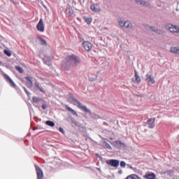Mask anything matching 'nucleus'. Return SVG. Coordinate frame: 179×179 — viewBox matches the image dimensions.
Instances as JSON below:
<instances>
[{"mask_svg": "<svg viewBox=\"0 0 179 179\" xmlns=\"http://www.w3.org/2000/svg\"><path fill=\"white\" fill-rule=\"evenodd\" d=\"M69 101H70V103H71V104H73L74 106H78V108H80L81 111H84V113H88L89 114L92 113L90 109H87L86 106H83L82 103L78 101V99H76V98H75V96H73L72 94H70L69 96Z\"/></svg>", "mask_w": 179, "mask_h": 179, "instance_id": "nucleus-1", "label": "nucleus"}, {"mask_svg": "<svg viewBox=\"0 0 179 179\" xmlns=\"http://www.w3.org/2000/svg\"><path fill=\"white\" fill-rule=\"evenodd\" d=\"M170 51L171 52H172V54L179 55V48L171 47Z\"/></svg>", "mask_w": 179, "mask_h": 179, "instance_id": "nucleus-17", "label": "nucleus"}, {"mask_svg": "<svg viewBox=\"0 0 179 179\" xmlns=\"http://www.w3.org/2000/svg\"><path fill=\"white\" fill-rule=\"evenodd\" d=\"M26 80H27V87H32L33 86V78L31 77H26L25 78Z\"/></svg>", "mask_w": 179, "mask_h": 179, "instance_id": "nucleus-12", "label": "nucleus"}, {"mask_svg": "<svg viewBox=\"0 0 179 179\" xmlns=\"http://www.w3.org/2000/svg\"><path fill=\"white\" fill-rule=\"evenodd\" d=\"M59 130L60 132L64 133V129H63L62 127H60V128L59 129Z\"/></svg>", "mask_w": 179, "mask_h": 179, "instance_id": "nucleus-37", "label": "nucleus"}, {"mask_svg": "<svg viewBox=\"0 0 179 179\" xmlns=\"http://www.w3.org/2000/svg\"><path fill=\"white\" fill-rule=\"evenodd\" d=\"M35 86L38 90H40V92H41L42 93H45V91L44 90V89L42 88L41 86L38 85V83H35Z\"/></svg>", "mask_w": 179, "mask_h": 179, "instance_id": "nucleus-23", "label": "nucleus"}, {"mask_svg": "<svg viewBox=\"0 0 179 179\" xmlns=\"http://www.w3.org/2000/svg\"><path fill=\"white\" fill-rule=\"evenodd\" d=\"M126 179H141V178H139L138 175L132 174V175L128 176Z\"/></svg>", "mask_w": 179, "mask_h": 179, "instance_id": "nucleus-21", "label": "nucleus"}, {"mask_svg": "<svg viewBox=\"0 0 179 179\" xmlns=\"http://www.w3.org/2000/svg\"><path fill=\"white\" fill-rule=\"evenodd\" d=\"M42 108H43V110H45V108H47V107L45 106V105L43 104Z\"/></svg>", "mask_w": 179, "mask_h": 179, "instance_id": "nucleus-38", "label": "nucleus"}, {"mask_svg": "<svg viewBox=\"0 0 179 179\" xmlns=\"http://www.w3.org/2000/svg\"><path fill=\"white\" fill-rule=\"evenodd\" d=\"M136 3L138 5H142L143 6H150V4L149 3L143 1V0H136Z\"/></svg>", "mask_w": 179, "mask_h": 179, "instance_id": "nucleus-13", "label": "nucleus"}, {"mask_svg": "<svg viewBox=\"0 0 179 179\" xmlns=\"http://www.w3.org/2000/svg\"><path fill=\"white\" fill-rule=\"evenodd\" d=\"M43 6L45 8V9L47 8V7L43 5Z\"/></svg>", "mask_w": 179, "mask_h": 179, "instance_id": "nucleus-40", "label": "nucleus"}, {"mask_svg": "<svg viewBox=\"0 0 179 179\" xmlns=\"http://www.w3.org/2000/svg\"><path fill=\"white\" fill-rule=\"evenodd\" d=\"M130 169H132V166H130Z\"/></svg>", "mask_w": 179, "mask_h": 179, "instance_id": "nucleus-42", "label": "nucleus"}, {"mask_svg": "<svg viewBox=\"0 0 179 179\" xmlns=\"http://www.w3.org/2000/svg\"><path fill=\"white\" fill-rule=\"evenodd\" d=\"M71 66H72V64H71L70 60L67 57V59L62 62V68L64 71H69V69H71Z\"/></svg>", "mask_w": 179, "mask_h": 179, "instance_id": "nucleus-3", "label": "nucleus"}, {"mask_svg": "<svg viewBox=\"0 0 179 179\" xmlns=\"http://www.w3.org/2000/svg\"><path fill=\"white\" fill-rule=\"evenodd\" d=\"M37 178L38 179H43L44 178V173H43V170L38 166H36Z\"/></svg>", "mask_w": 179, "mask_h": 179, "instance_id": "nucleus-9", "label": "nucleus"}, {"mask_svg": "<svg viewBox=\"0 0 179 179\" xmlns=\"http://www.w3.org/2000/svg\"><path fill=\"white\" fill-rule=\"evenodd\" d=\"M103 145L105 148H106V149H111V145H110V144H108L107 142H105Z\"/></svg>", "mask_w": 179, "mask_h": 179, "instance_id": "nucleus-31", "label": "nucleus"}, {"mask_svg": "<svg viewBox=\"0 0 179 179\" xmlns=\"http://www.w3.org/2000/svg\"><path fill=\"white\" fill-rule=\"evenodd\" d=\"M32 100H33L34 103H38V101H41V99H40L38 97L34 96L32 98Z\"/></svg>", "mask_w": 179, "mask_h": 179, "instance_id": "nucleus-28", "label": "nucleus"}, {"mask_svg": "<svg viewBox=\"0 0 179 179\" xmlns=\"http://www.w3.org/2000/svg\"><path fill=\"white\" fill-rule=\"evenodd\" d=\"M66 13L68 15V16H72L73 15V10L71 8H67L66 10Z\"/></svg>", "mask_w": 179, "mask_h": 179, "instance_id": "nucleus-20", "label": "nucleus"}, {"mask_svg": "<svg viewBox=\"0 0 179 179\" xmlns=\"http://www.w3.org/2000/svg\"><path fill=\"white\" fill-rule=\"evenodd\" d=\"M83 45L86 51H90L92 50V43L89 41H84Z\"/></svg>", "mask_w": 179, "mask_h": 179, "instance_id": "nucleus-11", "label": "nucleus"}, {"mask_svg": "<svg viewBox=\"0 0 179 179\" xmlns=\"http://www.w3.org/2000/svg\"><path fill=\"white\" fill-rule=\"evenodd\" d=\"M145 80L148 83L151 84V85H155V77H152V75L150 74H147L145 76Z\"/></svg>", "mask_w": 179, "mask_h": 179, "instance_id": "nucleus-8", "label": "nucleus"}, {"mask_svg": "<svg viewBox=\"0 0 179 179\" xmlns=\"http://www.w3.org/2000/svg\"><path fill=\"white\" fill-rule=\"evenodd\" d=\"M69 61H70V63L71 64V66H73V65H78L82 62V60H80V58H79L78 56L75 55H71L69 56L68 57Z\"/></svg>", "mask_w": 179, "mask_h": 179, "instance_id": "nucleus-2", "label": "nucleus"}, {"mask_svg": "<svg viewBox=\"0 0 179 179\" xmlns=\"http://www.w3.org/2000/svg\"><path fill=\"white\" fill-rule=\"evenodd\" d=\"M23 89H24L25 93L27 94V96H29L30 94V92H29L27 89H26V87H23Z\"/></svg>", "mask_w": 179, "mask_h": 179, "instance_id": "nucleus-36", "label": "nucleus"}, {"mask_svg": "<svg viewBox=\"0 0 179 179\" xmlns=\"http://www.w3.org/2000/svg\"><path fill=\"white\" fill-rule=\"evenodd\" d=\"M96 79H97V76H94V77H91V76L89 77L90 82H94Z\"/></svg>", "mask_w": 179, "mask_h": 179, "instance_id": "nucleus-29", "label": "nucleus"}, {"mask_svg": "<svg viewBox=\"0 0 179 179\" xmlns=\"http://www.w3.org/2000/svg\"><path fill=\"white\" fill-rule=\"evenodd\" d=\"M0 72H1V73H2V75H3V78H4V79H6V80L7 82H9V83H10V86H11L12 87H16V84H15V83L13 82V80H12V78H10V77H9V76H8V74L4 73L3 71H2V70H1V69H0Z\"/></svg>", "mask_w": 179, "mask_h": 179, "instance_id": "nucleus-4", "label": "nucleus"}, {"mask_svg": "<svg viewBox=\"0 0 179 179\" xmlns=\"http://www.w3.org/2000/svg\"><path fill=\"white\" fill-rule=\"evenodd\" d=\"M150 29L151 30V31H154V33H157V34H164V31L158 29L157 28H155L153 27H150Z\"/></svg>", "mask_w": 179, "mask_h": 179, "instance_id": "nucleus-14", "label": "nucleus"}, {"mask_svg": "<svg viewBox=\"0 0 179 179\" xmlns=\"http://www.w3.org/2000/svg\"><path fill=\"white\" fill-rule=\"evenodd\" d=\"M124 29H134V25L130 21H125Z\"/></svg>", "mask_w": 179, "mask_h": 179, "instance_id": "nucleus-16", "label": "nucleus"}, {"mask_svg": "<svg viewBox=\"0 0 179 179\" xmlns=\"http://www.w3.org/2000/svg\"><path fill=\"white\" fill-rule=\"evenodd\" d=\"M113 145L115 146L117 149H121L122 148H125V144L124 143H122L121 141H113Z\"/></svg>", "mask_w": 179, "mask_h": 179, "instance_id": "nucleus-10", "label": "nucleus"}, {"mask_svg": "<svg viewBox=\"0 0 179 179\" xmlns=\"http://www.w3.org/2000/svg\"><path fill=\"white\" fill-rule=\"evenodd\" d=\"M176 33L179 34V27H178V31Z\"/></svg>", "mask_w": 179, "mask_h": 179, "instance_id": "nucleus-39", "label": "nucleus"}, {"mask_svg": "<svg viewBox=\"0 0 179 179\" xmlns=\"http://www.w3.org/2000/svg\"><path fill=\"white\" fill-rule=\"evenodd\" d=\"M15 69L20 73H23V69L22 67L16 66Z\"/></svg>", "mask_w": 179, "mask_h": 179, "instance_id": "nucleus-30", "label": "nucleus"}, {"mask_svg": "<svg viewBox=\"0 0 179 179\" xmlns=\"http://www.w3.org/2000/svg\"><path fill=\"white\" fill-rule=\"evenodd\" d=\"M126 166H127V164L125 163V162L122 161L120 162V166L122 167L123 169H125Z\"/></svg>", "mask_w": 179, "mask_h": 179, "instance_id": "nucleus-33", "label": "nucleus"}, {"mask_svg": "<svg viewBox=\"0 0 179 179\" xmlns=\"http://www.w3.org/2000/svg\"><path fill=\"white\" fill-rule=\"evenodd\" d=\"M135 73V80L134 82L139 83L141 82V77L138 75V72L136 71H134Z\"/></svg>", "mask_w": 179, "mask_h": 179, "instance_id": "nucleus-25", "label": "nucleus"}, {"mask_svg": "<svg viewBox=\"0 0 179 179\" xmlns=\"http://www.w3.org/2000/svg\"><path fill=\"white\" fill-rule=\"evenodd\" d=\"M118 24L122 29H124L125 27V21L124 20H119Z\"/></svg>", "mask_w": 179, "mask_h": 179, "instance_id": "nucleus-24", "label": "nucleus"}, {"mask_svg": "<svg viewBox=\"0 0 179 179\" xmlns=\"http://www.w3.org/2000/svg\"><path fill=\"white\" fill-rule=\"evenodd\" d=\"M90 9L91 10H93V12H100L101 10L99 8H96L94 4L90 6Z\"/></svg>", "mask_w": 179, "mask_h": 179, "instance_id": "nucleus-19", "label": "nucleus"}, {"mask_svg": "<svg viewBox=\"0 0 179 179\" xmlns=\"http://www.w3.org/2000/svg\"><path fill=\"white\" fill-rule=\"evenodd\" d=\"M148 128H155V119H149L147 122Z\"/></svg>", "mask_w": 179, "mask_h": 179, "instance_id": "nucleus-15", "label": "nucleus"}, {"mask_svg": "<svg viewBox=\"0 0 179 179\" xmlns=\"http://www.w3.org/2000/svg\"><path fill=\"white\" fill-rule=\"evenodd\" d=\"M106 164H108V166H111L112 167H118L120 166V161L117 159H110L106 161Z\"/></svg>", "mask_w": 179, "mask_h": 179, "instance_id": "nucleus-5", "label": "nucleus"}, {"mask_svg": "<svg viewBox=\"0 0 179 179\" xmlns=\"http://www.w3.org/2000/svg\"><path fill=\"white\" fill-rule=\"evenodd\" d=\"M1 64H2V62H0V65H1Z\"/></svg>", "mask_w": 179, "mask_h": 179, "instance_id": "nucleus-41", "label": "nucleus"}, {"mask_svg": "<svg viewBox=\"0 0 179 179\" xmlns=\"http://www.w3.org/2000/svg\"><path fill=\"white\" fill-rule=\"evenodd\" d=\"M146 179H155L156 178V175L155 173H148L144 176Z\"/></svg>", "mask_w": 179, "mask_h": 179, "instance_id": "nucleus-18", "label": "nucleus"}, {"mask_svg": "<svg viewBox=\"0 0 179 179\" xmlns=\"http://www.w3.org/2000/svg\"><path fill=\"white\" fill-rule=\"evenodd\" d=\"M4 54H6V55L8 57H10L12 55V53H10L8 50H4Z\"/></svg>", "mask_w": 179, "mask_h": 179, "instance_id": "nucleus-32", "label": "nucleus"}, {"mask_svg": "<svg viewBox=\"0 0 179 179\" xmlns=\"http://www.w3.org/2000/svg\"><path fill=\"white\" fill-rule=\"evenodd\" d=\"M68 111L71 113L73 115H76V117H78V113H76V111H75L73 109L71 108L70 107H67Z\"/></svg>", "mask_w": 179, "mask_h": 179, "instance_id": "nucleus-26", "label": "nucleus"}, {"mask_svg": "<svg viewBox=\"0 0 179 179\" xmlns=\"http://www.w3.org/2000/svg\"><path fill=\"white\" fill-rule=\"evenodd\" d=\"M36 29L38 31H41V33L44 31V24L43 22V19H40L38 23L37 24Z\"/></svg>", "mask_w": 179, "mask_h": 179, "instance_id": "nucleus-7", "label": "nucleus"}, {"mask_svg": "<svg viewBox=\"0 0 179 179\" xmlns=\"http://www.w3.org/2000/svg\"><path fill=\"white\" fill-rule=\"evenodd\" d=\"M43 61L46 65H50V59L47 61V58H45Z\"/></svg>", "mask_w": 179, "mask_h": 179, "instance_id": "nucleus-35", "label": "nucleus"}, {"mask_svg": "<svg viewBox=\"0 0 179 179\" xmlns=\"http://www.w3.org/2000/svg\"><path fill=\"white\" fill-rule=\"evenodd\" d=\"M46 125H48V127H55V123L51 120H48L45 122Z\"/></svg>", "mask_w": 179, "mask_h": 179, "instance_id": "nucleus-27", "label": "nucleus"}, {"mask_svg": "<svg viewBox=\"0 0 179 179\" xmlns=\"http://www.w3.org/2000/svg\"><path fill=\"white\" fill-rule=\"evenodd\" d=\"M85 22L87 24H90L92 23V18H86Z\"/></svg>", "mask_w": 179, "mask_h": 179, "instance_id": "nucleus-34", "label": "nucleus"}, {"mask_svg": "<svg viewBox=\"0 0 179 179\" xmlns=\"http://www.w3.org/2000/svg\"><path fill=\"white\" fill-rule=\"evenodd\" d=\"M38 40L41 45H47V41H45V40L43 39V38L39 37V38H38Z\"/></svg>", "mask_w": 179, "mask_h": 179, "instance_id": "nucleus-22", "label": "nucleus"}, {"mask_svg": "<svg viewBox=\"0 0 179 179\" xmlns=\"http://www.w3.org/2000/svg\"><path fill=\"white\" fill-rule=\"evenodd\" d=\"M167 28L169 29V31H171V33H177V31H178V27L177 25L169 24L167 25Z\"/></svg>", "mask_w": 179, "mask_h": 179, "instance_id": "nucleus-6", "label": "nucleus"}]
</instances>
